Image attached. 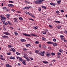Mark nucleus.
Returning a JSON list of instances; mask_svg holds the SVG:
<instances>
[{"label":"nucleus","instance_id":"obj_1","mask_svg":"<svg viewBox=\"0 0 67 67\" xmlns=\"http://www.w3.org/2000/svg\"><path fill=\"white\" fill-rule=\"evenodd\" d=\"M45 52L44 51H43L42 52H41L39 53V55H40L41 56H44V53Z\"/></svg>","mask_w":67,"mask_h":67},{"label":"nucleus","instance_id":"obj_2","mask_svg":"<svg viewBox=\"0 0 67 67\" xmlns=\"http://www.w3.org/2000/svg\"><path fill=\"white\" fill-rule=\"evenodd\" d=\"M23 35H24L25 36H29L30 37L31 36L30 35H29L26 34H24V33H23Z\"/></svg>","mask_w":67,"mask_h":67},{"label":"nucleus","instance_id":"obj_3","mask_svg":"<svg viewBox=\"0 0 67 67\" xmlns=\"http://www.w3.org/2000/svg\"><path fill=\"white\" fill-rule=\"evenodd\" d=\"M3 34L5 35H10V34L8 32H3Z\"/></svg>","mask_w":67,"mask_h":67},{"label":"nucleus","instance_id":"obj_4","mask_svg":"<svg viewBox=\"0 0 67 67\" xmlns=\"http://www.w3.org/2000/svg\"><path fill=\"white\" fill-rule=\"evenodd\" d=\"M46 55L47 57H50L51 56V53L47 52L46 53Z\"/></svg>","mask_w":67,"mask_h":67},{"label":"nucleus","instance_id":"obj_5","mask_svg":"<svg viewBox=\"0 0 67 67\" xmlns=\"http://www.w3.org/2000/svg\"><path fill=\"white\" fill-rule=\"evenodd\" d=\"M35 3H36V4H40V3L39 1H38V0L35 1Z\"/></svg>","mask_w":67,"mask_h":67},{"label":"nucleus","instance_id":"obj_6","mask_svg":"<svg viewBox=\"0 0 67 67\" xmlns=\"http://www.w3.org/2000/svg\"><path fill=\"white\" fill-rule=\"evenodd\" d=\"M8 5L9 7H14V5L12 4H8Z\"/></svg>","mask_w":67,"mask_h":67},{"label":"nucleus","instance_id":"obj_7","mask_svg":"<svg viewBox=\"0 0 67 67\" xmlns=\"http://www.w3.org/2000/svg\"><path fill=\"white\" fill-rule=\"evenodd\" d=\"M2 37L3 38H8V36H2Z\"/></svg>","mask_w":67,"mask_h":67},{"label":"nucleus","instance_id":"obj_8","mask_svg":"<svg viewBox=\"0 0 67 67\" xmlns=\"http://www.w3.org/2000/svg\"><path fill=\"white\" fill-rule=\"evenodd\" d=\"M60 37H61V40H64L65 38H64V36H63L62 35L60 36Z\"/></svg>","mask_w":67,"mask_h":67},{"label":"nucleus","instance_id":"obj_9","mask_svg":"<svg viewBox=\"0 0 67 67\" xmlns=\"http://www.w3.org/2000/svg\"><path fill=\"white\" fill-rule=\"evenodd\" d=\"M37 28H38V27L36 26H34L33 27V28L34 30H36V29H37Z\"/></svg>","mask_w":67,"mask_h":67},{"label":"nucleus","instance_id":"obj_10","mask_svg":"<svg viewBox=\"0 0 67 67\" xmlns=\"http://www.w3.org/2000/svg\"><path fill=\"white\" fill-rule=\"evenodd\" d=\"M20 41H21V42H25V41H26V40L24 39H21L20 40Z\"/></svg>","mask_w":67,"mask_h":67},{"label":"nucleus","instance_id":"obj_11","mask_svg":"<svg viewBox=\"0 0 67 67\" xmlns=\"http://www.w3.org/2000/svg\"><path fill=\"white\" fill-rule=\"evenodd\" d=\"M19 61H20V62H22V61L23 60V59L19 57Z\"/></svg>","mask_w":67,"mask_h":67},{"label":"nucleus","instance_id":"obj_12","mask_svg":"<svg viewBox=\"0 0 67 67\" xmlns=\"http://www.w3.org/2000/svg\"><path fill=\"white\" fill-rule=\"evenodd\" d=\"M47 43L49 44H53V43L51 42H47Z\"/></svg>","mask_w":67,"mask_h":67},{"label":"nucleus","instance_id":"obj_13","mask_svg":"<svg viewBox=\"0 0 67 67\" xmlns=\"http://www.w3.org/2000/svg\"><path fill=\"white\" fill-rule=\"evenodd\" d=\"M1 20L2 21V22H5V19H1Z\"/></svg>","mask_w":67,"mask_h":67},{"label":"nucleus","instance_id":"obj_14","mask_svg":"<svg viewBox=\"0 0 67 67\" xmlns=\"http://www.w3.org/2000/svg\"><path fill=\"white\" fill-rule=\"evenodd\" d=\"M45 1V0H39V2H40V4H41V3H42V1Z\"/></svg>","mask_w":67,"mask_h":67},{"label":"nucleus","instance_id":"obj_15","mask_svg":"<svg viewBox=\"0 0 67 67\" xmlns=\"http://www.w3.org/2000/svg\"><path fill=\"white\" fill-rule=\"evenodd\" d=\"M50 4L51 5H53V6H55V4L52 3H51Z\"/></svg>","mask_w":67,"mask_h":67},{"label":"nucleus","instance_id":"obj_16","mask_svg":"<svg viewBox=\"0 0 67 67\" xmlns=\"http://www.w3.org/2000/svg\"><path fill=\"white\" fill-rule=\"evenodd\" d=\"M19 18L20 20H23V18L21 16H19Z\"/></svg>","mask_w":67,"mask_h":67},{"label":"nucleus","instance_id":"obj_17","mask_svg":"<svg viewBox=\"0 0 67 67\" xmlns=\"http://www.w3.org/2000/svg\"><path fill=\"white\" fill-rule=\"evenodd\" d=\"M11 49H12V51L13 52H15V50L14 48H11Z\"/></svg>","mask_w":67,"mask_h":67},{"label":"nucleus","instance_id":"obj_18","mask_svg":"<svg viewBox=\"0 0 67 67\" xmlns=\"http://www.w3.org/2000/svg\"><path fill=\"white\" fill-rule=\"evenodd\" d=\"M10 59H15V58H14L13 57H10Z\"/></svg>","mask_w":67,"mask_h":67},{"label":"nucleus","instance_id":"obj_19","mask_svg":"<svg viewBox=\"0 0 67 67\" xmlns=\"http://www.w3.org/2000/svg\"><path fill=\"white\" fill-rule=\"evenodd\" d=\"M35 52L36 54H38L39 53V51L38 50H36L35 51Z\"/></svg>","mask_w":67,"mask_h":67},{"label":"nucleus","instance_id":"obj_20","mask_svg":"<svg viewBox=\"0 0 67 67\" xmlns=\"http://www.w3.org/2000/svg\"><path fill=\"white\" fill-rule=\"evenodd\" d=\"M42 62L43 63H44V64H48V62L47 61H43Z\"/></svg>","mask_w":67,"mask_h":67},{"label":"nucleus","instance_id":"obj_21","mask_svg":"<svg viewBox=\"0 0 67 67\" xmlns=\"http://www.w3.org/2000/svg\"><path fill=\"white\" fill-rule=\"evenodd\" d=\"M57 27L58 29H60V28L61 27V26H57Z\"/></svg>","mask_w":67,"mask_h":67},{"label":"nucleus","instance_id":"obj_22","mask_svg":"<svg viewBox=\"0 0 67 67\" xmlns=\"http://www.w3.org/2000/svg\"><path fill=\"white\" fill-rule=\"evenodd\" d=\"M31 46V45L30 44H26V46L27 47H29V46Z\"/></svg>","mask_w":67,"mask_h":67},{"label":"nucleus","instance_id":"obj_23","mask_svg":"<svg viewBox=\"0 0 67 67\" xmlns=\"http://www.w3.org/2000/svg\"><path fill=\"white\" fill-rule=\"evenodd\" d=\"M42 8H43V9H46V7L45 6H42Z\"/></svg>","mask_w":67,"mask_h":67},{"label":"nucleus","instance_id":"obj_24","mask_svg":"<svg viewBox=\"0 0 67 67\" xmlns=\"http://www.w3.org/2000/svg\"><path fill=\"white\" fill-rule=\"evenodd\" d=\"M60 2H61V0L58 1H57L58 3V4H60Z\"/></svg>","mask_w":67,"mask_h":67},{"label":"nucleus","instance_id":"obj_25","mask_svg":"<svg viewBox=\"0 0 67 67\" xmlns=\"http://www.w3.org/2000/svg\"><path fill=\"white\" fill-rule=\"evenodd\" d=\"M17 20H18L17 19H15L14 20V21L15 22H18Z\"/></svg>","mask_w":67,"mask_h":67},{"label":"nucleus","instance_id":"obj_26","mask_svg":"<svg viewBox=\"0 0 67 67\" xmlns=\"http://www.w3.org/2000/svg\"><path fill=\"white\" fill-rule=\"evenodd\" d=\"M42 39L43 41H46V38H45L43 37L42 38Z\"/></svg>","mask_w":67,"mask_h":67},{"label":"nucleus","instance_id":"obj_27","mask_svg":"<svg viewBox=\"0 0 67 67\" xmlns=\"http://www.w3.org/2000/svg\"><path fill=\"white\" fill-rule=\"evenodd\" d=\"M22 63L23 64H24V65H25L26 64L25 63V62L24 61H23V62H22Z\"/></svg>","mask_w":67,"mask_h":67},{"label":"nucleus","instance_id":"obj_28","mask_svg":"<svg viewBox=\"0 0 67 67\" xmlns=\"http://www.w3.org/2000/svg\"><path fill=\"white\" fill-rule=\"evenodd\" d=\"M54 22H55V23H60V22L58 21H54Z\"/></svg>","mask_w":67,"mask_h":67},{"label":"nucleus","instance_id":"obj_29","mask_svg":"<svg viewBox=\"0 0 67 67\" xmlns=\"http://www.w3.org/2000/svg\"><path fill=\"white\" fill-rule=\"evenodd\" d=\"M16 54L17 55H20V53H19V52H16Z\"/></svg>","mask_w":67,"mask_h":67},{"label":"nucleus","instance_id":"obj_30","mask_svg":"<svg viewBox=\"0 0 67 67\" xmlns=\"http://www.w3.org/2000/svg\"><path fill=\"white\" fill-rule=\"evenodd\" d=\"M7 17H10V15L9 14H7Z\"/></svg>","mask_w":67,"mask_h":67},{"label":"nucleus","instance_id":"obj_31","mask_svg":"<svg viewBox=\"0 0 67 67\" xmlns=\"http://www.w3.org/2000/svg\"><path fill=\"white\" fill-rule=\"evenodd\" d=\"M4 10H6V11H9V9H4Z\"/></svg>","mask_w":67,"mask_h":67},{"label":"nucleus","instance_id":"obj_32","mask_svg":"<svg viewBox=\"0 0 67 67\" xmlns=\"http://www.w3.org/2000/svg\"><path fill=\"white\" fill-rule=\"evenodd\" d=\"M0 59H1L2 60H5V59L3 58H0Z\"/></svg>","mask_w":67,"mask_h":67},{"label":"nucleus","instance_id":"obj_33","mask_svg":"<svg viewBox=\"0 0 67 67\" xmlns=\"http://www.w3.org/2000/svg\"><path fill=\"white\" fill-rule=\"evenodd\" d=\"M30 8H31V7H26L25 9H30Z\"/></svg>","mask_w":67,"mask_h":67},{"label":"nucleus","instance_id":"obj_34","mask_svg":"<svg viewBox=\"0 0 67 67\" xmlns=\"http://www.w3.org/2000/svg\"><path fill=\"white\" fill-rule=\"evenodd\" d=\"M8 47H9V48L12 47H13V46H12L10 45H8Z\"/></svg>","mask_w":67,"mask_h":67},{"label":"nucleus","instance_id":"obj_35","mask_svg":"<svg viewBox=\"0 0 67 67\" xmlns=\"http://www.w3.org/2000/svg\"><path fill=\"white\" fill-rule=\"evenodd\" d=\"M42 34H46V32H45V31H43L42 32Z\"/></svg>","mask_w":67,"mask_h":67},{"label":"nucleus","instance_id":"obj_36","mask_svg":"<svg viewBox=\"0 0 67 67\" xmlns=\"http://www.w3.org/2000/svg\"><path fill=\"white\" fill-rule=\"evenodd\" d=\"M7 55H11V52H8L7 53Z\"/></svg>","mask_w":67,"mask_h":67},{"label":"nucleus","instance_id":"obj_37","mask_svg":"<svg viewBox=\"0 0 67 67\" xmlns=\"http://www.w3.org/2000/svg\"><path fill=\"white\" fill-rule=\"evenodd\" d=\"M26 59H27V61H30V59L28 58H26Z\"/></svg>","mask_w":67,"mask_h":67},{"label":"nucleus","instance_id":"obj_38","mask_svg":"<svg viewBox=\"0 0 67 67\" xmlns=\"http://www.w3.org/2000/svg\"><path fill=\"white\" fill-rule=\"evenodd\" d=\"M10 66V65H9V64H6V67H9V66Z\"/></svg>","mask_w":67,"mask_h":67},{"label":"nucleus","instance_id":"obj_39","mask_svg":"<svg viewBox=\"0 0 67 67\" xmlns=\"http://www.w3.org/2000/svg\"><path fill=\"white\" fill-rule=\"evenodd\" d=\"M31 16H32V18H35V16L33 15H32V14H31Z\"/></svg>","mask_w":67,"mask_h":67},{"label":"nucleus","instance_id":"obj_40","mask_svg":"<svg viewBox=\"0 0 67 67\" xmlns=\"http://www.w3.org/2000/svg\"><path fill=\"white\" fill-rule=\"evenodd\" d=\"M35 44H38L39 43V42L38 41H36L35 42Z\"/></svg>","mask_w":67,"mask_h":67},{"label":"nucleus","instance_id":"obj_41","mask_svg":"<svg viewBox=\"0 0 67 67\" xmlns=\"http://www.w3.org/2000/svg\"><path fill=\"white\" fill-rule=\"evenodd\" d=\"M53 41L54 42H56V39L55 38H54L53 40Z\"/></svg>","mask_w":67,"mask_h":67},{"label":"nucleus","instance_id":"obj_42","mask_svg":"<svg viewBox=\"0 0 67 67\" xmlns=\"http://www.w3.org/2000/svg\"><path fill=\"white\" fill-rule=\"evenodd\" d=\"M8 23L9 24V25H10L11 24V23H10V22L9 21H7Z\"/></svg>","mask_w":67,"mask_h":67},{"label":"nucleus","instance_id":"obj_43","mask_svg":"<svg viewBox=\"0 0 67 67\" xmlns=\"http://www.w3.org/2000/svg\"><path fill=\"white\" fill-rule=\"evenodd\" d=\"M57 54H58V55H61V53H60L58 52L57 53Z\"/></svg>","mask_w":67,"mask_h":67},{"label":"nucleus","instance_id":"obj_44","mask_svg":"<svg viewBox=\"0 0 67 67\" xmlns=\"http://www.w3.org/2000/svg\"><path fill=\"white\" fill-rule=\"evenodd\" d=\"M51 54L52 55V56L53 55H55V53H51Z\"/></svg>","mask_w":67,"mask_h":67},{"label":"nucleus","instance_id":"obj_45","mask_svg":"<svg viewBox=\"0 0 67 67\" xmlns=\"http://www.w3.org/2000/svg\"><path fill=\"white\" fill-rule=\"evenodd\" d=\"M53 45H54V46H57V44L55 43H53Z\"/></svg>","mask_w":67,"mask_h":67},{"label":"nucleus","instance_id":"obj_46","mask_svg":"<svg viewBox=\"0 0 67 67\" xmlns=\"http://www.w3.org/2000/svg\"><path fill=\"white\" fill-rule=\"evenodd\" d=\"M30 35H32V36H35V35L34 34H30Z\"/></svg>","mask_w":67,"mask_h":67},{"label":"nucleus","instance_id":"obj_47","mask_svg":"<svg viewBox=\"0 0 67 67\" xmlns=\"http://www.w3.org/2000/svg\"><path fill=\"white\" fill-rule=\"evenodd\" d=\"M64 32L65 33H66L67 34V31L65 30L64 31Z\"/></svg>","mask_w":67,"mask_h":67},{"label":"nucleus","instance_id":"obj_48","mask_svg":"<svg viewBox=\"0 0 67 67\" xmlns=\"http://www.w3.org/2000/svg\"><path fill=\"white\" fill-rule=\"evenodd\" d=\"M60 12H61L63 13L64 12V10H61L60 11Z\"/></svg>","mask_w":67,"mask_h":67},{"label":"nucleus","instance_id":"obj_49","mask_svg":"<svg viewBox=\"0 0 67 67\" xmlns=\"http://www.w3.org/2000/svg\"><path fill=\"white\" fill-rule=\"evenodd\" d=\"M9 3H13V2L12 1H9Z\"/></svg>","mask_w":67,"mask_h":67},{"label":"nucleus","instance_id":"obj_50","mask_svg":"<svg viewBox=\"0 0 67 67\" xmlns=\"http://www.w3.org/2000/svg\"><path fill=\"white\" fill-rule=\"evenodd\" d=\"M25 2L26 3H30L29 2H27V1H25Z\"/></svg>","mask_w":67,"mask_h":67},{"label":"nucleus","instance_id":"obj_51","mask_svg":"<svg viewBox=\"0 0 67 67\" xmlns=\"http://www.w3.org/2000/svg\"><path fill=\"white\" fill-rule=\"evenodd\" d=\"M43 48H46V46L45 45L43 46Z\"/></svg>","mask_w":67,"mask_h":67},{"label":"nucleus","instance_id":"obj_52","mask_svg":"<svg viewBox=\"0 0 67 67\" xmlns=\"http://www.w3.org/2000/svg\"><path fill=\"white\" fill-rule=\"evenodd\" d=\"M26 56H25V55H24L23 56V57H24V58H26H26H28V57L26 58Z\"/></svg>","mask_w":67,"mask_h":67},{"label":"nucleus","instance_id":"obj_53","mask_svg":"<svg viewBox=\"0 0 67 67\" xmlns=\"http://www.w3.org/2000/svg\"><path fill=\"white\" fill-rule=\"evenodd\" d=\"M56 13L57 14H59V11H56Z\"/></svg>","mask_w":67,"mask_h":67},{"label":"nucleus","instance_id":"obj_54","mask_svg":"<svg viewBox=\"0 0 67 67\" xmlns=\"http://www.w3.org/2000/svg\"><path fill=\"white\" fill-rule=\"evenodd\" d=\"M22 54H23V55H24V56H26V53H23H23Z\"/></svg>","mask_w":67,"mask_h":67},{"label":"nucleus","instance_id":"obj_55","mask_svg":"<svg viewBox=\"0 0 67 67\" xmlns=\"http://www.w3.org/2000/svg\"><path fill=\"white\" fill-rule=\"evenodd\" d=\"M2 18V19H5H5H6V18L4 17H3Z\"/></svg>","mask_w":67,"mask_h":67},{"label":"nucleus","instance_id":"obj_56","mask_svg":"<svg viewBox=\"0 0 67 67\" xmlns=\"http://www.w3.org/2000/svg\"><path fill=\"white\" fill-rule=\"evenodd\" d=\"M59 51L60 52H63V50L62 49H60L59 50Z\"/></svg>","mask_w":67,"mask_h":67},{"label":"nucleus","instance_id":"obj_57","mask_svg":"<svg viewBox=\"0 0 67 67\" xmlns=\"http://www.w3.org/2000/svg\"><path fill=\"white\" fill-rule=\"evenodd\" d=\"M15 35H18V33H17L16 32H15Z\"/></svg>","mask_w":67,"mask_h":67},{"label":"nucleus","instance_id":"obj_58","mask_svg":"<svg viewBox=\"0 0 67 67\" xmlns=\"http://www.w3.org/2000/svg\"><path fill=\"white\" fill-rule=\"evenodd\" d=\"M39 47H40V48L42 47V46L41 45V44H40L39 45Z\"/></svg>","mask_w":67,"mask_h":67},{"label":"nucleus","instance_id":"obj_59","mask_svg":"<svg viewBox=\"0 0 67 67\" xmlns=\"http://www.w3.org/2000/svg\"><path fill=\"white\" fill-rule=\"evenodd\" d=\"M7 17V19H8V20H9V19H10V17Z\"/></svg>","mask_w":67,"mask_h":67},{"label":"nucleus","instance_id":"obj_60","mask_svg":"<svg viewBox=\"0 0 67 67\" xmlns=\"http://www.w3.org/2000/svg\"><path fill=\"white\" fill-rule=\"evenodd\" d=\"M29 14V15H31V13H29L28 12V13L27 14Z\"/></svg>","mask_w":67,"mask_h":67},{"label":"nucleus","instance_id":"obj_61","mask_svg":"<svg viewBox=\"0 0 67 67\" xmlns=\"http://www.w3.org/2000/svg\"><path fill=\"white\" fill-rule=\"evenodd\" d=\"M17 12H18V13H21V12H20L19 11H17Z\"/></svg>","mask_w":67,"mask_h":67},{"label":"nucleus","instance_id":"obj_62","mask_svg":"<svg viewBox=\"0 0 67 67\" xmlns=\"http://www.w3.org/2000/svg\"><path fill=\"white\" fill-rule=\"evenodd\" d=\"M11 10L12 11H15V10H14V9H11Z\"/></svg>","mask_w":67,"mask_h":67},{"label":"nucleus","instance_id":"obj_63","mask_svg":"<svg viewBox=\"0 0 67 67\" xmlns=\"http://www.w3.org/2000/svg\"><path fill=\"white\" fill-rule=\"evenodd\" d=\"M5 25H8V23H5Z\"/></svg>","mask_w":67,"mask_h":67},{"label":"nucleus","instance_id":"obj_64","mask_svg":"<svg viewBox=\"0 0 67 67\" xmlns=\"http://www.w3.org/2000/svg\"><path fill=\"white\" fill-rule=\"evenodd\" d=\"M30 58V59H31V60H33V58L32 57H31Z\"/></svg>","mask_w":67,"mask_h":67}]
</instances>
